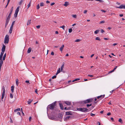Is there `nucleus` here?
I'll return each instance as SVG.
<instances>
[{"mask_svg": "<svg viewBox=\"0 0 125 125\" xmlns=\"http://www.w3.org/2000/svg\"><path fill=\"white\" fill-rule=\"evenodd\" d=\"M31 1H30V2H29V4L28 5V9L29 8V7H30L31 6Z\"/></svg>", "mask_w": 125, "mask_h": 125, "instance_id": "nucleus-34", "label": "nucleus"}, {"mask_svg": "<svg viewBox=\"0 0 125 125\" xmlns=\"http://www.w3.org/2000/svg\"><path fill=\"white\" fill-rule=\"evenodd\" d=\"M31 48H29L28 50L27 53H30L31 51Z\"/></svg>", "mask_w": 125, "mask_h": 125, "instance_id": "nucleus-17", "label": "nucleus"}, {"mask_svg": "<svg viewBox=\"0 0 125 125\" xmlns=\"http://www.w3.org/2000/svg\"><path fill=\"white\" fill-rule=\"evenodd\" d=\"M15 23V21H13L12 24L10 26V27H11L13 28V26L14 25Z\"/></svg>", "mask_w": 125, "mask_h": 125, "instance_id": "nucleus-23", "label": "nucleus"}, {"mask_svg": "<svg viewBox=\"0 0 125 125\" xmlns=\"http://www.w3.org/2000/svg\"><path fill=\"white\" fill-rule=\"evenodd\" d=\"M101 31L102 33H103L104 32V31L102 29L101 30Z\"/></svg>", "mask_w": 125, "mask_h": 125, "instance_id": "nucleus-54", "label": "nucleus"}, {"mask_svg": "<svg viewBox=\"0 0 125 125\" xmlns=\"http://www.w3.org/2000/svg\"><path fill=\"white\" fill-rule=\"evenodd\" d=\"M99 30H97L94 32V33L95 34H97L99 32Z\"/></svg>", "mask_w": 125, "mask_h": 125, "instance_id": "nucleus-26", "label": "nucleus"}, {"mask_svg": "<svg viewBox=\"0 0 125 125\" xmlns=\"http://www.w3.org/2000/svg\"><path fill=\"white\" fill-rule=\"evenodd\" d=\"M111 113L110 112H109V113H108L107 115L109 116V115H111Z\"/></svg>", "mask_w": 125, "mask_h": 125, "instance_id": "nucleus-55", "label": "nucleus"}, {"mask_svg": "<svg viewBox=\"0 0 125 125\" xmlns=\"http://www.w3.org/2000/svg\"><path fill=\"white\" fill-rule=\"evenodd\" d=\"M25 82L26 83H28L29 84H30V83L29 82V81L26 80L25 81Z\"/></svg>", "mask_w": 125, "mask_h": 125, "instance_id": "nucleus-64", "label": "nucleus"}, {"mask_svg": "<svg viewBox=\"0 0 125 125\" xmlns=\"http://www.w3.org/2000/svg\"><path fill=\"white\" fill-rule=\"evenodd\" d=\"M105 96V95H101L100 96L97 97V98L98 99H99L100 98H103Z\"/></svg>", "mask_w": 125, "mask_h": 125, "instance_id": "nucleus-11", "label": "nucleus"}, {"mask_svg": "<svg viewBox=\"0 0 125 125\" xmlns=\"http://www.w3.org/2000/svg\"><path fill=\"white\" fill-rule=\"evenodd\" d=\"M59 104L60 107L61 108V109H62V110H63L64 109L63 106L62 105V103H59Z\"/></svg>", "mask_w": 125, "mask_h": 125, "instance_id": "nucleus-14", "label": "nucleus"}, {"mask_svg": "<svg viewBox=\"0 0 125 125\" xmlns=\"http://www.w3.org/2000/svg\"><path fill=\"white\" fill-rule=\"evenodd\" d=\"M73 114L72 112L71 111H69L66 112V115H72Z\"/></svg>", "mask_w": 125, "mask_h": 125, "instance_id": "nucleus-7", "label": "nucleus"}, {"mask_svg": "<svg viewBox=\"0 0 125 125\" xmlns=\"http://www.w3.org/2000/svg\"><path fill=\"white\" fill-rule=\"evenodd\" d=\"M60 72H61V71H60V68H59V69H58V70H57V72L59 73H60Z\"/></svg>", "mask_w": 125, "mask_h": 125, "instance_id": "nucleus-43", "label": "nucleus"}, {"mask_svg": "<svg viewBox=\"0 0 125 125\" xmlns=\"http://www.w3.org/2000/svg\"><path fill=\"white\" fill-rule=\"evenodd\" d=\"M92 105V104H87L86 106H87V107H89L90 106H91Z\"/></svg>", "mask_w": 125, "mask_h": 125, "instance_id": "nucleus-38", "label": "nucleus"}, {"mask_svg": "<svg viewBox=\"0 0 125 125\" xmlns=\"http://www.w3.org/2000/svg\"><path fill=\"white\" fill-rule=\"evenodd\" d=\"M117 66H116L115 68H114V69L113 70V71L114 72L115 70L116 69V68H117Z\"/></svg>", "mask_w": 125, "mask_h": 125, "instance_id": "nucleus-51", "label": "nucleus"}, {"mask_svg": "<svg viewBox=\"0 0 125 125\" xmlns=\"http://www.w3.org/2000/svg\"><path fill=\"white\" fill-rule=\"evenodd\" d=\"M56 75H54V76H53L52 77V79H54V78H56Z\"/></svg>", "mask_w": 125, "mask_h": 125, "instance_id": "nucleus-49", "label": "nucleus"}, {"mask_svg": "<svg viewBox=\"0 0 125 125\" xmlns=\"http://www.w3.org/2000/svg\"><path fill=\"white\" fill-rule=\"evenodd\" d=\"M105 22V21H101L100 22L99 24L103 23H104Z\"/></svg>", "mask_w": 125, "mask_h": 125, "instance_id": "nucleus-37", "label": "nucleus"}, {"mask_svg": "<svg viewBox=\"0 0 125 125\" xmlns=\"http://www.w3.org/2000/svg\"><path fill=\"white\" fill-rule=\"evenodd\" d=\"M71 116H68L66 117L65 118V119H64V121H65V120H67Z\"/></svg>", "mask_w": 125, "mask_h": 125, "instance_id": "nucleus-29", "label": "nucleus"}, {"mask_svg": "<svg viewBox=\"0 0 125 125\" xmlns=\"http://www.w3.org/2000/svg\"><path fill=\"white\" fill-rule=\"evenodd\" d=\"M6 56V53H5L4 54V56L3 58V60L4 61L5 60Z\"/></svg>", "mask_w": 125, "mask_h": 125, "instance_id": "nucleus-21", "label": "nucleus"}, {"mask_svg": "<svg viewBox=\"0 0 125 125\" xmlns=\"http://www.w3.org/2000/svg\"><path fill=\"white\" fill-rule=\"evenodd\" d=\"M3 92H5V87L4 86H3L2 89Z\"/></svg>", "mask_w": 125, "mask_h": 125, "instance_id": "nucleus-33", "label": "nucleus"}, {"mask_svg": "<svg viewBox=\"0 0 125 125\" xmlns=\"http://www.w3.org/2000/svg\"><path fill=\"white\" fill-rule=\"evenodd\" d=\"M37 9H39V4H38L37 7Z\"/></svg>", "mask_w": 125, "mask_h": 125, "instance_id": "nucleus-53", "label": "nucleus"}, {"mask_svg": "<svg viewBox=\"0 0 125 125\" xmlns=\"http://www.w3.org/2000/svg\"><path fill=\"white\" fill-rule=\"evenodd\" d=\"M77 110L79 111L83 112H87L88 109L86 108H79L77 109Z\"/></svg>", "mask_w": 125, "mask_h": 125, "instance_id": "nucleus-4", "label": "nucleus"}, {"mask_svg": "<svg viewBox=\"0 0 125 125\" xmlns=\"http://www.w3.org/2000/svg\"><path fill=\"white\" fill-rule=\"evenodd\" d=\"M61 72H63L64 73H65V71H64L63 69H61Z\"/></svg>", "mask_w": 125, "mask_h": 125, "instance_id": "nucleus-47", "label": "nucleus"}, {"mask_svg": "<svg viewBox=\"0 0 125 125\" xmlns=\"http://www.w3.org/2000/svg\"><path fill=\"white\" fill-rule=\"evenodd\" d=\"M5 92H3L2 94V97L1 98V99L2 101H3V99L4 98L5 95Z\"/></svg>", "mask_w": 125, "mask_h": 125, "instance_id": "nucleus-10", "label": "nucleus"}, {"mask_svg": "<svg viewBox=\"0 0 125 125\" xmlns=\"http://www.w3.org/2000/svg\"><path fill=\"white\" fill-rule=\"evenodd\" d=\"M80 41V39H76V40L75 41V42H79Z\"/></svg>", "mask_w": 125, "mask_h": 125, "instance_id": "nucleus-44", "label": "nucleus"}, {"mask_svg": "<svg viewBox=\"0 0 125 125\" xmlns=\"http://www.w3.org/2000/svg\"><path fill=\"white\" fill-rule=\"evenodd\" d=\"M64 65V64L63 63L61 67V69H63Z\"/></svg>", "mask_w": 125, "mask_h": 125, "instance_id": "nucleus-35", "label": "nucleus"}, {"mask_svg": "<svg viewBox=\"0 0 125 125\" xmlns=\"http://www.w3.org/2000/svg\"><path fill=\"white\" fill-rule=\"evenodd\" d=\"M31 20H28L27 23V26L29 25L31 23Z\"/></svg>", "mask_w": 125, "mask_h": 125, "instance_id": "nucleus-22", "label": "nucleus"}, {"mask_svg": "<svg viewBox=\"0 0 125 125\" xmlns=\"http://www.w3.org/2000/svg\"><path fill=\"white\" fill-rule=\"evenodd\" d=\"M9 40V35L7 34L5 36L4 43H8Z\"/></svg>", "mask_w": 125, "mask_h": 125, "instance_id": "nucleus-5", "label": "nucleus"}, {"mask_svg": "<svg viewBox=\"0 0 125 125\" xmlns=\"http://www.w3.org/2000/svg\"><path fill=\"white\" fill-rule=\"evenodd\" d=\"M114 71H113L112 70L111 71H110L108 73H112V72H113Z\"/></svg>", "mask_w": 125, "mask_h": 125, "instance_id": "nucleus-59", "label": "nucleus"}, {"mask_svg": "<svg viewBox=\"0 0 125 125\" xmlns=\"http://www.w3.org/2000/svg\"><path fill=\"white\" fill-rule=\"evenodd\" d=\"M64 109L65 110H68L70 109H69V108H67L66 107H64Z\"/></svg>", "mask_w": 125, "mask_h": 125, "instance_id": "nucleus-50", "label": "nucleus"}, {"mask_svg": "<svg viewBox=\"0 0 125 125\" xmlns=\"http://www.w3.org/2000/svg\"><path fill=\"white\" fill-rule=\"evenodd\" d=\"M12 30H13V28L11 27H10V29L9 30V32L11 34V33L12 31Z\"/></svg>", "mask_w": 125, "mask_h": 125, "instance_id": "nucleus-18", "label": "nucleus"}, {"mask_svg": "<svg viewBox=\"0 0 125 125\" xmlns=\"http://www.w3.org/2000/svg\"><path fill=\"white\" fill-rule=\"evenodd\" d=\"M17 114L19 115H21L20 113L19 112H18L17 113Z\"/></svg>", "mask_w": 125, "mask_h": 125, "instance_id": "nucleus-62", "label": "nucleus"}, {"mask_svg": "<svg viewBox=\"0 0 125 125\" xmlns=\"http://www.w3.org/2000/svg\"><path fill=\"white\" fill-rule=\"evenodd\" d=\"M31 119V117H30L29 118V121L30 122Z\"/></svg>", "mask_w": 125, "mask_h": 125, "instance_id": "nucleus-63", "label": "nucleus"}, {"mask_svg": "<svg viewBox=\"0 0 125 125\" xmlns=\"http://www.w3.org/2000/svg\"><path fill=\"white\" fill-rule=\"evenodd\" d=\"M10 97L11 98H13V95L11 93L10 94Z\"/></svg>", "mask_w": 125, "mask_h": 125, "instance_id": "nucleus-40", "label": "nucleus"}, {"mask_svg": "<svg viewBox=\"0 0 125 125\" xmlns=\"http://www.w3.org/2000/svg\"><path fill=\"white\" fill-rule=\"evenodd\" d=\"M64 103L68 105H70L71 104V102L69 101H65L64 102Z\"/></svg>", "mask_w": 125, "mask_h": 125, "instance_id": "nucleus-12", "label": "nucleus"}, {"mask_svg": "<svg viewBox=\"0 0 125 125\" xmlns=\"http://www.w3.org/2000/svg\"><path fill=\"white\" fill-rule=\"evenodd\" d=\"M116 7L120 9H125V5H124L123 4H122L120 5L119 7Z\"/></svg>", "mask_w": 125, "mask_h": 125, "instance_id": "nucleus-6", "label": "nucleus"}, {"mask_svg": "<svg viewBox=\"0 0 125 125\" xmlns=\"http://www.w3.org/2000/svg\"><path fill=\"white\" fill-rule=\"evenodd\" d=\"M101 11L102 12H106V11L104 10H101Z\"/></svg>", "mask_w": 125, "mask_h": 125, "instance_id": "nucleus-56", "label": "nucleus"}, {"mask_svg": "<svg viewBox=\"0 0 125 125\" xmlns=\"http://www.w3.org/2000/svg\"><path fill=\"white\" fill-rule=\"evenodd\" d=\"M65 26H64L63 25L60 27V28H62L64 30V28Z\"/></svg>", "mask_w": 125, "mask_h": 125, "instance_id": "nucleus-45", "label": "nucleus"}, {"mask_svg": "<svg viewBox=\"0 0 125 125\" xmlns=\"http://www.w3.org/2000/svg\"><path fill=\"white\" fill-rule=\"evenodd\" d=\"M6 48L5 46L3 44V46L2 48V49H1V51L3 52H4Z\"/></svg>", "mask_w": 125, "mask_h": 125, "instance_id": "nucleus-8", "label": "nucleus"}, {"mask_svg": "<svg viewBox=\"0 0 125 125\" xmlns=\"http://www.w3.org/2000/svg\"><path fill=\"white\" fill-rule=\"evenodd\" d=\"M20 108L14 110V112H17V111H20Z\"/></svg>", "mask_w": 125, "mask_h": 125, "instance_id": "nucleus-31", "label": "nucleus"}, {"mask_svg": "<svg viewBox=\"0 0 125 125\" xmlns=\"http://www.w3.org/2000/svg\"><path fill=\"white\" fill-rule=\"evenodd\" d=\"M4 52H2L1 53V54L0 55L3 56L4 54Z\"/></svg>", "mask_w": 125, "mask_h": 125, "instance_id": "nucleus-41", "label": "nucleus"}, {"mask_svg": "<svg viewBox=\"0 0 125 125\" xmlns=\"http://www.w3.org/2000/svg\"><path fill=\"white\" fill-rule=\"evenodd\" d=\"M93 100V98H91L82 101L81 103L82 104H84L92 102Z\"/></svg>", "mask_w": 125, "mask_h": 125, "instance_id": "nucleus-3", "label": "nucleus"}, {"mask_svg": "<svg viewBox=\"0 0 125 125\" xmlns=\"http://www.w3.org/2000/svg\"><path fill=\"white\" fill-rule=\"evenodd\" d=\"M72 31V29L71 28L69 29V33H71Z\"/></svg>", "mask_w": 125, "mask_h": 125, "instance_id": "nucleus-39", "label": "nucleus"}, {"mask_svg": "<svg viewBox=\"0 0 125 125\" xmlns=\"http://www.w3.org/2000/svg\"><path fill=\"white\" fill-rule=\"evenodd\" d=\"M16 85L17 86H18V81H19L18 80V79H16Z\"/></svg>", "mask_w": 125, "mask_h": 125, "instance_id": "nucleus-28", "label": "nucleus"}, {"mask_svg": "<svg viewBox=\"0 0 125 125\" xmlns=\"http://www.w3.org/2000/svg\"><path fill=\"white\" fill-rule=\"evenodd\" d=\"M55 4V3H54V2H53L52 3H51V6H52V5H54Z\"/></svg>", "mask_w": 125, "mask_h": 125, "instance_id": "nucleus-60", "label": "nucleus"}, {"mask_svg": "<svg viewBox=\"0 0 125 125\" xmlns=\"http://www.w3.org/2000/svg\"><path fill=\"white\" fill-rule=\"evenodd\" d=\"M56 101H55L52 104L48 105L47 108V110H48L49 109H50L51 110L53 109L56 105Z\"/></svg>", "mask_w": 125, "mask_h": 125, "instance_id": "nucleus-2", "label": "nucleus"}, {"mask_svg": "<svg viewBox=\"0 0 125 125\" xmlns=\"http://www.w3.org/2000/svg\"><path fill=\"white\" fill-rule=\"evenodd\" d=\"M23 2V0H21L19 3V5H21Z\"/></svg>", "mask_w": 125, "mask_h": 125, "instance_id": "nucleus-46", "label": "nucleus"}, {"mask_svg": "<svg viewBox=\"0 0 125 125\" xmlns=\"http://www.w3.org/2000/svg\"><path fill=\"white\" fill-rule=\"evenodd\" d=\"M87 10H85L83 12V13L84 14L86 13H87Z\"/></svg>", "mask_w": 125, "mask_h": 125, "instance_id": "nucleus-52", "label": "nucleus"}, {"mask_svg": "<svg viewBox=\"0 0 125 125\" xmlns=\"http://www.w3.org/2000/svg\"><path fill=\"white\" fill-rule=\"evenodd\" d=\"M68 2H65L64 4V5L66 7H67L68 5L69 4L68 3Z\"/></svg>", "mask_w": 125, "mask_h": 125, "instance_id": "nucleus-19", "label": "nucleus"}, {"mask_svg": "<svg viewBox=\"0 0 125 125\" xmlns=\"http://www.w3.org/2000/svg\"><path fill=\"white\" fill-rule=\"evenodd\" d=\"M73 17L74 18H76L77 16L76 15H72Z\"/></svg>", "mask_w": 125, "mask_h": 125, "instance_id": "nucleus-36", "label": "nucleus"}, {"mask_svg": "<svg viewBox=\"0 0 125 125\" xmlns=\"http://www.w3.org/2000/svg\"><path fill=\"white\" fill-rule=\"evenodd\" d=\"M90 115H91V116H94V115H95V114H93L92 113H91L90 114Z\"/></svg>", "mask_w": 125, "mask_h": 125, "instance_id": "nucleus-48", "label": "nucleus"}, {"mask_svg": "<svg viewBox=\"0 0 125 125\" xmlns=\"http://www.w3.org/2000/svg\"><path fill=\"white\" fill-rule=\"evenodd\" d=\"M18 13L15 12V13L14 14V16L16 18L17 17L18 15Z\"/></svg>", "mask_w": 125, "mask_h": 125, "instance_id": "nucleus-27", "label": "nucleus"}, {"mask_svg": "<svg viewBox=\"0 0 125 125\" xmlns=\"http://www.w3.org/2000/svg\"><path fill=\"white\" fill-rule=\"evenodd\" d=\"M95 40H98L99 41H101V39L99 37H97L95 39Z\"/></svg>", "mask_w": 125, "mask_h": 125, "instance_id": "nucleus-25", "label": "nucleus"}, {"mask_svg": "<svg viewBox=\"0 0 125 125\" xmlns=\"http://www.w3.org/2000/svg\"><path fill=\"white\" fill-rule=\"evenodd\" d=\"M19 6H18V7L16 9V10L15 12L18 13V12L19 10Z\"/></svg>", "mask_w": 125, "mask_h": 125, "instance_id": "nucleus-16", "label": "nucleus"}, {"mask_svg": "<svg viewBox=\"0 0 125 125\" xmlns=\"http://www.w3.org/2000/svg\"><path fill=\"white\" fill-rule=\"evenodd\" d=\"M13 10V7H11L10 11V12L9 14V15L7 17V19H6V23L5 24V27L6 28V27L8 25V23L9 22L10 20V19L11 16L12 12Z\"/></svg>", "mask_w": 125, "mask_h": 125, "instance_id": "nucleus-1", "label": "nucleus"}, {"mask_svg": "<svg viewBox=\"0 0 125 125\" xmlns=\"http://www.w3.org/2000/svg\"><path fill=\"white\" fill-rule=\"evenodd\" d=\"M35 92L37 94V89H35Z\"/></svg>", "mask_w": 125, "mask_h": 125, "instance_id": "nucleus-57", "label": "nucleus"}, {"mask_svg": "<svg viewBox=\"0 0 125 125\" xmlns=\"http://www.w3.org/2000/svg\"><path fill=\"white\" fill-rule=\"evenodd\" d=\"M63 115L60 113L58 115V117L59 118L62 119V118Z\"/></svg>", "mask_w": 125, "mask_h": 125, "instance_id": "nucleus-9", "label": "nucleus"}, {"mask_svg": "<svg viewBox=\"0 0 125 125\" xmlns=\"http://www.w3.org/2000/svg\"><path fill=\"white\" fill-rule=\"evenodd\" d=\"M80 80V78L76 79H74V80H73L72 81V82H74L75 81H77L78 80Z\"/></svg>", "mask_w": 125, "mask_h": 125, "instance_id": "nucleus-30", "label": "nucleus"}, {"mask_svg": "<svg viewBox=\"0 0 125 125\" xmlns=\"http://www.w3.org/2000/svg\"><path fill=\"white\" fill-rule=\"evenodd\" d=\"M118 121L122 124L123 123L122 120L121 118H120L118 120Z\"/></svg>", "mask_w": 125, "mask_h": 125, "instance_id": "nucleus-24", "label": "nucleus"}, {"mask_svg": "<svg viewBox=\"0 0 125 125\" xmlns=\"http://www.w3.org/2000/svg\"><path fill=\"white\" fill-rule=\"evenodd\" d=\"M63 49V48L61 47L60 48V50L62 52Z\"/></svg>", "mask_w": 125, "mask_h": 125, "instance_id": "nucleus-42", "label": "nucleus"}, {"mask_svg": "<svg viewBox=\"0 0 125 125\" xmlns=\"http://www.w3.org/2000/svg\"><path fill=\"white\" fill-rule=\"evenodd\" d=\"M44 3H43V2H41L40 3V6L41 7L43 6H44Z\"/></svg>", "mask_w": 125, "mask_h": 125, "instance_id": "nucleus-32", "label": "nucleus"}, {"mask_svg": "<svg viewBox=\"0 0 125 125\" xmlns=\"http://www.w3.org/2000/svg\"><path fill=\"white\" fill-rule=\"evenodd\" d=\"M14 86H12L11 87V91L12 93H13L14 92Z\"/></svg>", "mask_w": 125, "mask_h": 125, "instance_id": "nucleus-15", "label": "nucleus"}, {"mask_svg": "<svg viewBox=\"0 0 125 125\" xmlns=\"http://www.w3.org/2000/svg\"><path fill=\"white\" fill-rule=\"evenodd\" d=\"M54 54L53 52H52L51 53V54L52 55H53Z\"/></svg>", "mask_w": 125, "mask_h": 125, "instance_id": "nucleus-61", "label": "nucleus"}, {"mask_svg": "<svg viewBox=\"0 0 125 125\" xmlns=\"http://www.w3.org/2000/svg\"><path fill=\"white\" fill-rule=\"evenodd\" d=\"M32 101V100L29 99L28 101V104H30Z\"/></svg>", "mask_w": 125, "mask_h": 125, "instance_id": "nucleus-20", "label": "nucleus"}, {"mask_svg": "<svg viewBox=\"0 0 125 125\" xmlns=\"http://www.w3.org/2000/svg\"><path fill=\"white\" fill-rule=\"evenodd\" d=\"M10 122L11 123H13V121H12V119H11V118H10Z\"/></svg>", "mask_w": 125, "mask_h": 125, "instance_id": "nucleus-58", "label": "nucleus"}, {"mask_svg": "<svg viewBox=\"0 0 125 125\" xmlns=\"http://www.w3.org/2000/svg\"><path fill=\"white\" fill-rule=\"evenodd\" d=\"M3 56L0 55V63H3V60L2 59Z\"/></svg>", "mask_w": 125, "mask_h": 125, "instance_id": "nucleus-13", "label": "nucleus"}]
</instances>
